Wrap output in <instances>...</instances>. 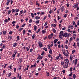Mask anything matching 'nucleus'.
Returning <instances> with one entry per match:
<instances>
[{"instance_id": "1", "label": "nucleus", "mask_w": 79, "mask_h": 79, "mask_svg": "<svg viewBox=\"0 0 79 79\" xmlns=\"http://www.w3.org/2000/svg\"><path fill=\"white\" fill-rule=\"evenodd\" d=\"M60 34L59 35V37L61 38L62 36H63V31H60Z\"/></svg>"}, {"instance_id": "2", "label": "nucleus", "mask_w": 79, "mask_h": 79, "mask_svg": "<svg viewBox=\"0 0 79 79\" xmlns=\"http://www.w3.org/2000/svg\"><path fill=\"white\" fill-rule=\"evenodd\" d=\"M75 62V63L74 64V65H75V66H76V64H77V59H76L75 60H74L73 61V64Z\"/></svg>"}, {"instance_id": "3", "label": "nucleus", "mask_w": 79, "mask_h": 79, "mask_svg": "<svg viewBox=\"0 0 79 79\" xmlns=\"http://www.w3.org/2000/svg\"><path fill=\"white\" fill-rule=\"evenodd\" d=\"M53 35V33L52 34L50 35H49L48 36V39H51L52 38Z\"/></svg>"}, {"instance_id": "4", "label": "nucleus", "mask_w": 79, "mask_h": 79, "mask_svg": "<svg viewBox=\"0 0 79 79\" xmlns=\"http://www.w3.org/2000/svg\"><path fill=\"white\" fill-rule=\"evenodd\" d=\"M39 45L40 48H41L43 46L42 45V44L41 42H39Z\"/></svg>"}, {"instance_id": "5", "label": "nucleus", "mask_w": 79, "mask_h": 79, "mask_svg": "<svg viewBox=\"0 0 79 79\" xmlns=\"http://www.w3.org/2000/svg\"><path fill=\"white\" fill-rule=\"evenodd\" d=\"M67 33H64L63 35V37H64V36L65 37H67Z\"/></svg>"}, {"instance_id": "6", "label": "nucleus", "mask_w": 79, "mask_h": 79, "mask_svg": "<svg viewBox=\"0 0 79 79\" xmlns=\"http://www.w3.org/2000/svg\"><path fill=\"white\" fill-rule=\"evenodd\" d=\"M58 41V39H55L54 40V44H56L57 42Z\"/></svg>"}, {"instance_id": "7", "label": "nucleus", "mask_w": 79, "mask_h": 79, "mask_svg": "<svg viewBox=\"0 0 79 79\" xmlns=\"http://www.w3.org/2000/svg\"><path fill=\"white\" fill-rule=\"evenodd\" d=\"M64 6H62L61 8H60V10H61V12H63V11H64Z\"/></svg>"}, {"instance_id": "8", "label": "nucleus", "mask_w": 79, "mask_h": 79, "mask_svg": "<svg viewBox=\"0 0 79 79\" xmlns=\"http://www.w3.org/2000/svg\"><path fill=\"white\" fill-rule=\"evenodd\" d=\"M37 59L39 60V59H40V60H42V56H38V57L37 58Z\"/></svg>"}, {"instance_id": "9", "label": "nucleus", "mask_w": 79, "mask_h": 79, "mask_svg": "<svg viewBox=\"0 0 79 79\" xmlns=\"http://www.w3.org/2000/svg\"><path fill=\"white\" fill-rule=\"evenodd\" d=\"M63 54L65 56H68V55L67 54V53H66L64 52H63Z\"/></svg>"}, {"instance_id": "10", "label": "nucleus", "mask_w": 79, "mask_h": 79, "mask_svg": "<svg viewBox=\"0 0 79 79\" xmlns=\"http://www.w3.org/2000/svg\"><path fill=\"white\" fill-rule=\"evenodd\" d=\"M59 56L60 58H61V59H62V60H63V57L61 56V54H59Z\"/></svg>"}, {"instance_id": "11", "label": "nucleus", "mask_w": 79, "mask_h": 79, "mask_svg": "<svg viewBox=\"0 0 79 79\" xmlns=\"http://www.w3.org/2000/svg\"><path fill=\"white\" fill-rule=\"evenodd\" d=\"M8 2H6V5H8L9 3H10V0H7Z\"/></svg>"}, {"instance_id": "12", "label": "nucleus", "mask_w": 79, "mask_h": 79, "mask_svg": "<svg viewBox=\"0 0 79 79\" xmlns=\"http://www.w3.org/2000/svg\"><path fill=\"white\" fill-rule=\"evenodd\" d=\"M2 32L4 34V35H5V34H6V31H2Z\"/></svg>"}, {"instance_id": "13", "label": "nucleus", "mask_w": 79, "mask_h": 79, "mask_svg": "<svg viewBox=\"0 0 79 79\" xmlns=\"http://www.w3.org/2000/svg\"><path fill=\"white\" fill-rule=\"evenodd\" d=\"M49 53H50V54H52V49H50L49 51Z\"/></svg>"}, {"instance_id": "14", "label": "nucleus", "mask_w": 79, "mask_h": 79, "mask_svg": "<svg viewBox=\"0 0 79 79\" xmlns=\"http://www.w3.org/2000/svg\"><path fill=\"white\" fill-rule=\"evenodd\" d=\"M31 15L32 18H34V14L32 13H31Z\"/></svg>"}, {"instance_id": "15", "label": "nucleus", "mask_w": 79, "mask_h": 79, "mask_svg": "<svg viewBox=\"0 0 79 79\" xmlns=\"http://www.w3.org/2000/svg\"><path fill=\"white\" fill-rule=\"evenodd\" d=\"M11 73H10L8 74V77H11Z\"/></svg>"}, {"instance_id": "16", "label": "nucleus", "mask_w": 79, "mask_h": 79, "mask_svg": "<svg viewBox=\"0 0 79 79\" xmlns=\"http://www.w3.org/2000/svg\"><path fill=\"white\" fill-rule=\"evenodd\" d=\"M40 18V17L38 16H36L35 17L36 19H39Z\"/></svg>"}, {"instance_id": "17", "label": "nucleus", "mask_w": 79, "mask_h": 79, "mask_svg": "<svg viewBox=\"0 0 79 79\" xmlns=\"http://www.w3.org/2000/svg\"><path fill=\"white\" fill-rule=\"evenodd\" d=\"M34 29L35 31H36V29H37V28H36V26L34 25Z\"/></svg>"}, {"instance_id": "18", "label": "nucleus", "mask_w": 79, "mask_h": 79, "mask_svg": "<svg viewBox=\"0 0 79 79\" xmlns=\"http://www.w3.org/2000/svg\"><path fill=\"white\" fill-rule=\"evenodd\" d=\"M35 35L34 34L33 35H32V39H34V38L35 37Z\"/></svg>"}, {"instance_id": "19", "label": "nucleus", "mask_w": 79, "mask_h": 79, "mask_svg": "<svg viewBox=\"0 0 79 79\" xmlns=\"http://www.w3.org/2000/svg\"><path fill=\"white\" fill-rule=\"evenodd\" d=\"M12 13H14V12H15V10L14 9H13L11 10Z\"/></svg>"}, {"instance_id": "20", "label": "nucleus", "mask_w": 79, "mask_h": 79, "mask_svg": "<svg viewBox=\"0 0 79 79\" xmlns=\"http://www.w3.org/2000/svg\"><path fill=\"white\" fill-rule=\"evenodd\" d=\"M64 68H68V66H66V64H64Z\"/></svg>"}, {"instance_id": "21", "label": "nucleus", "mask_w": 79, "mask_h": 79, "mask_svg": "<svg viewBox=\"0 0 79 79\" xmlns=\"http://www.w3.org/2000/svg\"><path fill=\"white\" fill-rule=\"evenodd\" d=\"M60 9H59L58 10H57V14H59V13H60Z\"/></svg>"}, {"instance_id": "22", "label": "nucleus", "mask_w": 79, "mask_h": 79, "mask_svg": "<svg viewBox=\"0 0 79 79\" xmlns=\"http://www.w3.org/2000/svg\"><path fill=\"white\" fill-rule=\"evenodd\" d=\"M72 40H73V37H71L70 38V40H69V42H71V41H72Z\"/></svg>"}, {"instance_id": "23", "label": "nucleus", "mask_w": 79, "mask_h": 79, "mask_svg": "<svg viewBox=\"0 0 79 79\" xmlns=\"http://www.w3.org/2000/svg\"><path fill=\"white\" fill-rule=\"evenodd\" d=\"M43 49L45 51H47V48H45V47H44V48H43Z\"/></svg>"}, {"instance_id": "24", "label": "nucleus", "mask_w": 79, "mask_h": 79, "mask_svg": "<svg viewBox=\"0 0 79 79\" xmlns=\"http://www.w3.org/2000/svg\"><path fill=\"white\" fill-rule=\"evenodd\" d=\"M35 23L36 24H39V20H37L35 22Z\"/></svg>"}, {"instance_id": "25", "label": "nucleus", "mask_w": 79, "mask_h": 79, "mask_svg": "<svg viewBox=\"0 0 79 79\" xmlns=\"http://www.w3.org/2000/svg\"><path fill=\"white\" fill-rule=\"evenodd\" d=\"M23 13V10H21L20 11V13L19 14L20 15Z\"/></svg>"}, {"instance_id": "26", "label": "nucleus", "mask_w": 79, "mask_h": 79, "mask_svg": "<svg viewBox=\"0 0 79 79\" xmlns=\"http://www.w3.org/2000/svg\"><path fill=\"white\" fill-rule=\"evenodd\" d=\"M19 11V9H15V12H18Z\"/></svg>"}, {"instance_id": "27", "label": "nucleus", "mask_w": 79, "mask_h": 79, "mask_svg": "<svg viewBox=\"0 0 79 79\" xmlns=\"http://www.w3.org/2000/svg\"><path fill=\"white\" fill-rule=\"evenodd\" d=\"M73 79H75L76 78V75H75V74H73Z\"/></svg>"}, {"instance_id": "28", "label": "nucleus", "mask_w": 79, "mask_h": 79, "mask_svg": "<svg viewBox=\"0 0 79 79\" xmlns=\"http://www.w3.org/2000/svg\"><path fill=\"white\" fill-rule=\"evenodd\" d=\"M46 73H47V74L48 75H47L48 76H50V74H49V73L48 72H46Z\"/></svg>"}, {"instance_id": "29", "label": "nucleus", "mask_w": 79, "mask_h": 79, "mask_svg": "<svg viewBox=\"0 0 79 79\" xmlns=\"http://www.w3.org/2000/svg\"><path fill=\"white\" fill-rule=\"evenodd\" d=\"M61 66H63L64 64V62L62 61L61 63Z\"/></svg>"}, {"instance_id": "30", "label": "nucleus", "mask_w": 79, "mask_h": 79, "mask_svg": "<svg viewBox=\"0 0 79 79\" xmlns=\"http://www.w3.org/2000/svg\"><path fill=\"white\" fill-rule=\"evenodd\" d=\"M23 34H24L25 33H26V31L25 30H24L23 31Z\"/></svg>"}, {"instance_id": "31", "label": "nucleus", "mask_w": 79, "mask_h": 79, "mask_svg": "<svg viewBox=\"0 0 79 79\" xmlns=\"http://www.w3.org/2000/svg\"><path fill=\"white\" fill-rule=\"evenodd\" d=\"M52 26H54V27H55V26H56V24H52Z\"/></svg>"}, {"instance_id": "32", "label": "nucleus", "mask_w": 79, "mask_h": 79, "mask_svg": "<svg viewBox=\"0 0 79 79\" xmlns=\"http://www.w3.org/2000/svg\"><path fill=\"white\" fill-rule=\"evenodd\" d=\"M35 67V65H31V68H34V67Z\"/></svg>"}, {"instance_id": "33", "label": "nucleus", "mask_w": 79, "mask_h": 79, "mask_svg": "<svg viewBox=\"0 0 79 79\" xmlns=\"http://www.w3.org/2000/svg\"><path fill=\"white\" fill-rule=\"evenodd\" d=\"M73 71V68H71L70 69V71L71 72Z\"/></svg>"}, {"instance_id": "34", "label": "nucleus", "mask_w": 79, "mask_h": 79, "mask_svg": "<svg viewBox=\"0 0 79 79\" xmlns=\"http://www.w3.org/2000/svg\"><path fill=\"white\" fill-rule=\"evenodd\" d=\"M42 33H45L46 32V31H45V30H43L42 31Z\"/></svg>"}, {"instance_id": "35", "label": "nucleus", "mask_w": 79, "mask_h": 79, "mask_svg": "<svg viewBox=\"0 0 79 79\" xmlns=\"http://www.w3.org/2000/svg\"><path fill=\"white\" fill-rule=\"evenodd\" d=\"M66 16H67V14H65L64 15V18H66Z\"/></svg>"}, {"instance_id": "36", "label": "nucleus", "mask_w": 79, "mask_h": 79, "mask_svg": "<svg viewBox=\"0 0 79 79\" xmlns=\"http://www.w3.org/2000/svg\"><path fill=\"white\" fill-rule=\"evenodd\" d=\"M44 14V12H41L40 15H43Z\"/></svg>"}, {"instance_id": "37", "label": "nucleus", "mask_w": 79, "mask_h": 79, "mask_svg": "<svg viewBox=\"0 0 79 79\" xmlns=\"http://www.w3.org/2000/svg\"><path fill=\"white\" fill-rule=\"evenodd\" d=\"M17 40H19V37L18 36L17 37Z\"/></svg>"}, {"instance_id": "38", "label": "nucleus", "mask_w": 79, "mask_h": 79, "mask_svg": "<svg viewBox=\"0 0 79 79\" xmlns=\"http://www.w3.org/2000/svg\"><path fill=\"white\" fill-rule=\"evenodd\" d=\"M44 55V52L43 51V52H42V53H41V55L42 56H43V55Z\"/></svg>"}, {"instance_id": "39", "label": "nucleus", "mask_w": 79, "mask_h": 79, "mask_svg": "<svg viewBox=\"0 0 79 79\" xmlns=\"http://www.w3.org/2000/svg\"><path fill=\"white\" fill-rule=\"evenodd\" d=\"M4 21L5 23H7L8 22V19H6L4 20Z\"/></svg>"}, {"instance_id": "40", "label": "nucleus", "mask_w": 79, "mask_h": 79, "mask_svg": "<svg viewBox=\"0 0 79 79\" xmlns=\"http://www.w3.org/2000/svg\"><path fill=\"white\" fill-rule=\"evenodd\" d=\"M10 13H11V10H9L8 11V15H9V14H10Z\"/></svg>"}, {"instance_id": "41", "label": "nucleus", "mask_w": 79, "mask_h": 79, "mask_svg": "<svg viewBox=\"0 0 79 79\" xmlns=\"http://www.w3.org/2000/svg\"><path fill=\"white\" fill-rule=\"evenodd\" d=\"M9 34H13V32L11 31H10L9 33Z\"/></svg>"}, {"instance_id": "42", "label": "nucleus", "mask_w": 79, "mask_h": 79, "mask_svg": "<svg viewBox=\"0 0 79 79\" xmlns=\"http://www.w3.org/2000/svg\"><path fill=\"white\" fill-rule=\"evenodd\" d=\"M52 44H51V46L53 47V42H52Z\"/></svg>"}, {"instance_id": "43", "label": "nucleus", "mask_w": 79, "mask_h": 79, "mask_svg": "<svg viewBox=\"0 0 79 79\" xmlns=\"http://www.w3.org/2000/svg\"><path fill=\"white\" fill-rule=\"evenodd\" d=\"M58 47L59 48H60V47H61V45H60V44H59L58 45Z\"/></svg>"}, {"instance_id": "44", "label": "nucleus", "mask_w": 79, "mask_h": 79, "mask_svg": "<svg viewBox=\"0 0 79 79\" xmlns=\"http://www.w3.org/2000/svg\"><path fill=\"white\" fill-rule=\"evenodd\" d=\"M52 0L53 2V4H54V3H55V0Z\"/></svg>"}, {"instance_id": "45", "label": "nucleus", "mask_w": 79, "mask_h": 79, "mask_svg": "<svg viewBox=\"0 0 79 79\" xmlns=\"http://www.w3.org/2000/svg\"><path fill=\"white\" fill-rule=\"evenodd\" d=\"M53 31L54 33H55V32H56V30H55V29H53Z\"/></svg>"}, {"instance_id": "46", "label": "nucleus", "mask_w": 79, "mask_h": 79, "mask_svg": "<svg viewBox=\"0 0 79 79\" xmlns=\"http://www.w3.org/2000/svg\"><path fill=\"white\" fill-rule=\"evenodd\" d=\"M51 13H53V11H52V10H50L49 11V13H50V14H51Z\"/></svg>"}, {"instance_id": "47", "label": "nucleus", "mask_w": 79, "mask_h": 79, "mask_svg": "<svg viewBox=\"0 0 79 79\" xmlns=\"http://www.w3.org/2000/svg\"><path fill=\"white\" fill-rule=\"evenodd\" d=\"M16 44H17L16 43L14 44V47H16Z\"/></svg>"}, {"instance_id": "48", "label": "nucleus", "mask_w": 79, "mask_h": 79, "mask_svg": "<svg viewBox=\"0 0 79 79\" xmlns=\"http://www.w3.org/2000/svg\"><path fill=\"white\" fill-rule=\"evenodd\" d=\"M73 46H74V47H75V46H76V43H74V45H73Z\"/></svg>"}, {"instance_id": "49", "label": "nucleus", "mask_w": 79, "mask_h": 79, "mask_svg": "<svg viewBox=\"0 0 79 79\" xmlns=\"http://www.w3.org/2000/svg\"><path fill=\"white\" fill-rule=\"evenodd\" d=\"M22 67L21 66H19V70H20V69H21V67Z\"/></svg>"}, {"instance_id": "50", "label": "nucleus", "mask_w": 79, "mask_h": 79, "mask_svg": "<svg viewBox=\"0 0 79 79\" xmlns=\"http://www.w3.org/2000/svg\"><path fill=\"white\" fill-rule=\"evenodd\" d=\"M59 27H61V24H59Z\"/></svg>"}, {"instance_id": "51", "label": "nucleus", "mask_w": 79, "mask_h": 79, "mask_svg": "<svg viewBox=\"0 0 79 79\" xmlns=\"http://www.w3.org/2000/svg\"><path fill=\"white\" fill-rule=\"evenodd\" d=\"M16 27L17 29H18V28H19V26H18V25H16Z\"/></svg>"}, {"instance_id": "52", "label": "nucleus", "mask_w": 79, "mask_h": 79, "mask_svg": "<svg viewBox=\"0 0 79 79\" xmlns=\"http://www.w3.org/2000/svg\"><path fill=\"white\" fill-rule=\"evenodd\" d=\"M23 29V28H20L19 29V31H21V30Z\"/></svg>"}, {"instance_id": "53", "label": "nucleus", "mask_w": 79, "mask_h": 79, "mask_svg": "<svg viewBox=\"0 0 79 79\" xmlns=\"http://www.w3.org/2000/svg\"><path fill=\"white\" fill-rule=\"evenodd\" d=\"M32 20L31 19H30L29 21V23H32Z\"/></svg>"}, {"instance_id": "54", "label": "nucleus", "mask_w": 79, "mask_h": 79, "mask_svg": "<svg viewBox=\"0 0 79 79\" xmlns=\"http://www.w3.org/2000/svg\"><path fill=\"white\" fill-rule=\"evenodd\" d=\"M28 68H29V65L27 66L26 68V70H28Z\"/></svg>"}, {"instance_id": "55", "label": "nucleus", "mask_w": 79, "mask_h": 79, "mask_svg": "<svg viewBox=\"0 0 79 79\" xmlns=\"http://www.w3.org/2000/svg\"><path fill=\"white\" fill-rule=\"evenodd\" d=\"M16 22H15V21H13L12 23V24H15V23Z\"/></svg>"}, {"instance_id": "56", "label": "nucleus", "mask_w": 79, "mask_h": 79, "mask_svg": "<svg viewBox=\"0 0 79 79\" xmlns=\"http://www.w3.org/2000/svg\"><path fill=\"white\" fill-rule=\"evenodd\" d=\"M24 26H26V23L22 25V27H24Z\"/></svg>"}, {"instance_id": "57", "label": "nucleus", "mask_w": 79, "mask_h": 79, "mask_svg": "<svg viewBox=\"0 0 79 79\" xmlns=\"http://www.w3.org/2000/svg\"><path fill=\"white\" fill-rule=\"evenodd\" d=\"M47 24H48L47 22H46L44 24V26H46Z\"/></svg>"}, {"instance_id": "58", "label": "nucleus", "mask_w": 79, "mask_h": 79, "mask_svg": "<svg viewBox=\"0 0 79 79\" xmlns=\"http://www.w3.org/2000/svg\"><path fill=\"white\" fill-rule=\"evenodd\" d=\"M15 71H16V68H15L14 70V72H15Z\"/></svg>"}, {"instance_id": "59", "label": "nucleus", "mask_w": 79, "mask_h": 79, "mask_svg": "<svg viewBox=\"0 0 79 79\" xmlns=\"http://www.w3.org/2000/svg\"><path fill=\"white\" fill-rule=\"evenodd\" d=\"M6 47V46H5V45H3L2 46V48H5Z\"/></svg>"}, {"instance_id": "60", "label": "nucleus", "mask_w": 79, "mask_h": 79, "mask_svg": "<svg viewBox=\"0 0 79 79\" xmlns=\"http://www.w3.org/2000/svg\"><path fill=\"white\" fill-rule=\"evenodd\" d=\"M67 31H68V32H70L71 31L70 30V29H68Z\"/></svg>"}, {"instance_id": "61", "label": "nucleus", "mask_w": 79, "mask_h": 79, "mask_svg": "<svg viewBox=\"0 0 79 79\" xmlns=\"http://www.w3.org/2000/svg\"><path fill=\"white\" fill-rule=\"evenodd\" d=\"M74 52H75V50H73L72 51V53H74Z\"/></svg>"}, {"instance_id": "62", "label": "nucleus", "mask_w": 79, "mask_h": 79, "mask_svg": "<svg viewBox=\"0 0 79 79\" xmlns=\"http://www.w3.org/2000/svg\"><path fill=\"white\" fill-rule=\"evenodd\" d=\"M27 51H29V48L27 47L26 48Z\"/></svg>"}, {"instance_id": "63", "label": "nucleus", "mask_w": 79, "mask_h": 79, "mask_svg": "<svg viewBox=\"0 0 79 79\" xmlns=\"http://www.w3.org/2000/svg\"><path fill=\"white\" fill-rule=\"evenodd\" d=\"M73 7L75 8L76 7V5H74L73 6Z\"/></svg>"}, {"instance_id": "64", "label": "nucleus", "mask_w": 79, "mask_h": 79, "mask_svg": "<svg viewBox=\"0 0 79 79\" xmlns=\"http://www.w3.org/2000/svg\"><path fill=\"white\" fill-rule=\"evenodd\" d=\"M77 45L78 47H79V43H77Z\"/></svg>"}]
</instances>
